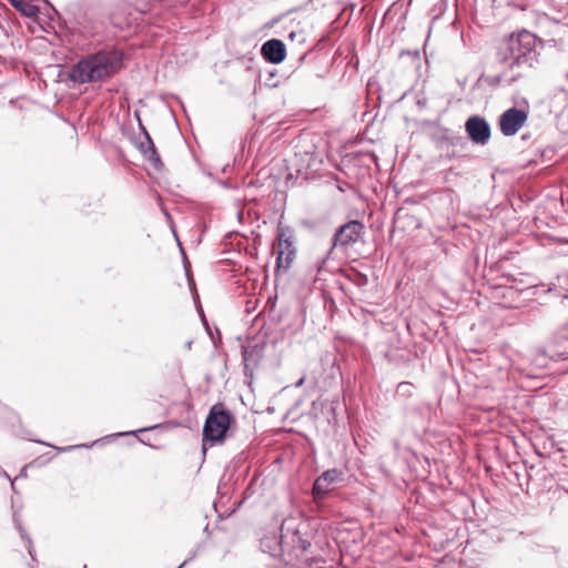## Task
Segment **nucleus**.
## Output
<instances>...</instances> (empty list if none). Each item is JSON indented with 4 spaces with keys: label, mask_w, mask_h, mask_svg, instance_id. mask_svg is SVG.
Returning a JSON list of instances; mask_svg holds the SVG:
<instances>
[{
    "label": "nucleus",
    "mask_w": 568,
    "mask_h": 568,
    "mask_svg": "<svg viewBox=\"0 0 568 568\" xmlns=\"http://www.w3.org/2000/svg\"><path fill=\"white\" fill-rule=\"evenodd\" d=\"M456 140H457L458 142H463V138H460V136L456 138Z\"/></svg>",
    "instance_id": "nucleus-30"
},
{
    "label": "nucleus",
    "mask_w": 568,
    "mask_h": 568,
    "mask_svg": "<svg viewBox=\"0 0 568 568\" xmlns=\"http://www.w3.org/2000/svg\"><path fill=\"white\" fill-rule=\"evenodd\" d=\"M495 82H496V83H497V82H499V77H496V78L494 79V82H493V83H495Z\"/></svg>",
    "instance_id": "nucleus-29"
},
{
    "label": "nucleus",
    "mask_w": 568,
    "mask_h": 568,
    "mask_svg": "<svg viewBox=\"0 0 568 568\" xmlns=\"http://www.w3.org/2000/svg\"><path fill=\"white\" fill-rule=\"evenodd\" d=\"M139 6H152L153 3L160 2L161 0H134Z\"/></svg>",
    "instance_id": "nucleus-23"
},
{
    "label": "nucleus",
    "mask_w": 568,
    "mask_h": 568,
    "mask_svg": "<svg viewBox=\"0 0 568 568\" xmlns=\"http://www.w3.org/2000/svg\"><path fill=\"white\" fill-rule=\"evenodd\" d=\"M410 57L413 60H419L420 58V52L418 49H415V50H403L400 51L399 53V57L403 58V57Z\"/></svg>",
    "instance_id": "nucleus-20"
},
{
    "label": "nucleus",
    "mask_w": 568,
    "mask_h": 568,
    "mask_svg": "<svg viewBox=\"0 0 568 568\" xmlns=\"http://www.w3.org/2000/svg\"><path fill=\"white\" fill-rule=\"evenodd\" d=\"M13 524L16 526V528L18 529L20 536L22 539H24L27 541V548H28V552L29 555L31 556L32 559H34V547H33V542L30 538V536L27 534L26 529L23 528L22 526V523H21V517H20V514L18 510H14L13 511Z\"/></svg>",
    "instance_id": "nucleus-15"
},
{
    "label": "nucleus",
    "mask_w": 568,
    "mask_h": 568,
    "mask_svg": "<svg viewBox=\"0 0 568 568\" xmlns=\"http://www.w3.org/2000/svg\"><path fill=\"white\" fill-rule=\"evenodd\" d=\"M364 234L365 225L358 220H351L337 227L332 237L329 250L325 256L322 257V264L326 262L335 248H348L349 246L357 243L364 236Z\"/></svg>",
    "instance_id": "nucleus-5"
},
{
    "label": "nucleus",
    "mask_w": 568,
    "mask_h": 568,
    "mask_svg": "<svg viewBox=\"0 0 568 568\" xmlns=\"http://www.w3.org/2000/svg\"><path fill=\"white\" fill-rule=\"evenodd\" d=\"M284 556L300 558L312 547V535L306 531L305 525L292 526L290 520H284L280 528Z\"/></svg>",
    "instance_id": "nucleus-4"
},
{
    "label": "nucleus",
    "mask_w": 568,
    "mask_h": 568,
    "mask_svg": "<svg viewBox=\"0 0 568 568\" xmlns=\"http://www.w3.org/2000/svg\"><path fill=\"white\" fill-rule=\"evenodd\" d=\"M540 49L537 36L524 29L511 33L499 43L496 59L499 64L515 72L510 79L515 81L538 63Z\"/></svg>",
    "instance_id": "nucleus-1"
},
{
    "label": "nucleus",
    "mask_w": 568,
    "mask_h": 568,
    "mask_svg": "<svg viewBox=\"0 0 568 568\" xmlns=\"http://www.w3.org/2000/svg\"><path fill=\"white\" fill-rule=\"evenodd\" d=\"M261 549L270 554L272 557H284L282 538L278 534L265 535L260 541Z\"/></svg>",
    "instance_id": "nucleus-12"
},
{
    "label": "nucleus",
    "mask_w": 568,
    "mask_h": 568,
    "mask_svg": "<svg viewBox=\"0 0 568 568\" xmlns=\"http://www.w3.org/2000/svg\"><path fill=\"white\" fill-rule=\"evenodd\" d=\"M192 344H193L192 339L186 341L184 344L185 349L190 351L192 348Z\"/></svg>",
    "instance_id": "nucleus-26"
},
{
    "label": "nucleus",
    "mask_w": 568,
    "mask_h": 568,
    "mask_svg": "<svg viewBox=\"0 0 568 568\" xmlns=\"http://www.w3.org/2000/svg\"><path fill=\"white\" fill-rule=\"evenodd\" d=\"M536 469V466L535 465H531L529 468L526 467V471H527V476H528V479L531 480L534 477H532V471Z\"/></svg>",
    "instance_id": "nucleus-24"
},
{
    "label": "nucleus",
    "mask_w": 568,
    "mask_h": 568,
    "mask_svg": "<svg viewBox=\"0 0 568 568\" xmlns=\"http://www.w3.org/2000/svg\"><path fill=\"white\" fill-rule=\"evenodd\" d=\"M295 257V250H282L277 252L276 257V273L280 271H287Z\"/></svg>",
    "instance_id": "nucleus-14"
},
{
    "label": "nucleus",
    "mask_w": 568,
    "mask_h": 568,
    "mask_svg": "<svg viewBox=\"0 0 568 568\" xmlns=\"http://www.w3.org/2000/svg\"><path fill=\"white\" fill-rule=\"evenodd\" d=\"M139 125H140V128L142 130V133H143V136H144V141H141L138 144V149L143 154L144 159L150 161L155 169H159L160 166L163 165V163H162V161L160 159V155H159V153L156 151L154 142L151 139V136H150L149 132L146 131V129L143 126V124H142L140 119H139Z\"/></svg>",
    "instance_id": "nucleus-11"
},
{
    "label": "nucleus",
    "mask_w": 568,
    "mask_h": 568,
    "mask_svg": "<svg viewBox=\"0 0 568 568\" xmlns=\"http://www.w3.org/2000/svg\"><path fill=\"white\" fill-rule=\"evenodd\" d=\"M305 382V377L303 376L302 378H300L296 383H295V387H301Z\"/></svg>",
    "instance_id": "nucleus-27"
},
{
    "label": "nucleus",
    "mask_w": 568,
    "mask_h": 568,
    "mask_svg": "<svg viewBox=\"0 0 568 568\" xmlns=\"http://www.w3.org/2000/svg\"><path fill=\"white\" fill-rule=\"evenodd\" d=\"M234 422V416L223 404L213 405L203 426V452L206 450L205 442L222 444Z\"/></svg>",
    "instance_id": "nucleus-3"
},
{
    "label": "nucleus",
    "mask_w": 568,
    "mask_h": 568,
    "mask_svg": "<svg viewBox=\"0 0 568 568\" xmlns=\"http://www.w3.org/2000/svg\"><path fill=\"white\" fill-rule=\"evenodd\" d=\"M165 215L171 221V215L169 213H165Z\"/></svg>",
    "instance_id": "nucleus-31"
},
{
    "label": "nucleus",
    "mask_w": 568,
    "mask_h": 568,
    "mask_svg": "<svg viewBox=\"0 0 568 568\" xmlns=\"http://www.w3.org/2000/svg\"><path fill=\"white\" fill-rule=\"evenodd\" d=\"M263 349L264 347L258 344L242 347V357L245 374H247V369L250 366H256L258 364L260 359L263 356Z\"/></svg>",
    "instance_id": "nucleus-13"
},
{
    "label": "nucleus",
    "mask_w": 568,
    "mask_h": 568,
    "mask_svg": "<svg viewBox=\"0 0 568 568\" xmlns=\"http://www.w3.org/2000/svg\"><path fill=\"white\" fill-rule=\"evenodd\" d=\"M415 385L410 382H400L396 386L395 396L399 398H410L415 393Z\"/></svg>",
    "instance_id": "nucleus-17"
},
{
    "label": "nucleus",
    "mask_w": 568,
    "mask_h": 568,
    "mask_svg": "<svg viewBox=\"0 0 568 568\" xmlns=\"http://www.w3.org/2000/svg\"><path fill=\"white\" fill-rule=\"evenodd\" d=\"M195 557V554H193L189 559H185L178 568H183L187 565L189 561H191Z\"/></svg>",
    "instance_id": "nucleus-25"
},
{
    "label": "nucleus",
    "mask_w": 568,
    "mask_h": 568,
    "mask_svg": "<svg viewBox=\"0 0 568 568\" xmlns=\"http://www.w3.org/2000/svg\"><path fill=\"white\" fill-rule=\"evenodd\" d=\"M77 448H89V445L88 444L73 445V446H68V447L58 448V449L60 452H70V450L77 449Z\"/></svg>",
    "instance_id": "nucleus-22"
},
{
    "label": "nucleus",
    "mask_w": 568,
    "mask_h": 568,
    "mask_svg": "<svg viewBox=\"0 0 568 568\" xmlns=\"http://www.w3.org/2000/svg\"><path fill=\"white\" fill-rule=\"evenodd\" d=\"M121 57L112 51H99L88 54L74 63L68 71V80L75 84L105 81L116 74Z\"/></svg>",
    "instance_id": "nucleus-2"
},
{
    "label": "nucleus",
    "mask_w": 568,
    "mask_h": 568,
    "mask_svg": "<svg viewBox=\"0 0 568 568\" xmlns=\"http://www.w3.org/2000/svg\"><path fill=\"white\" fill-rule=\"evenodd\" d=\"M552 358L555 361L568 359V337L567 336H558L556 337L548 351H542L537 356V362L539 366L546 365V358Z\"/></svg>",
    "instance_id": "nucleus-9"
},
{
    "label": "nucleus",
    "mask_w": 568,
    "mask_h": 568,
    "mask_svg": "<svg viewBox=\"0 0 568 568\" xmlns=\"http://www.w3.org/2000/svg\"><path fill=\"white\" fill-rule=\"evenodd\" d=\"M261 55L263 59L272 64H278L286 58V48L282 40L270 39L261 47Z\"/></svg>",
    "instance_id": "nucleus-10"
},
{
    "label": "nucleus",
    "mask_w": 568,
    "mask_h": 568,
    "mask_svg": "<svg viewBox=\"0 0 568 568\" xmlns=\"http://www.w3.org/2000/svg\"><path fill=\"white\" fill-rule=\"evenodd\" d=\"M342 479L343 473L337 468L327 469L322 473L313 484V499L316 503L321 501L329 491L333 490V485Z\"/></svg>",
    "instance_id": "nucleus-8"
},
{
    "label": "nucleus",
    "mask_w": 568,
    "mask_h": 568,
    "mask_svg": "<svg viewBox=\"0 0 568 568\" xmlns=\"http://www.w3.org/2000/svg\"><path fill=\"white\" fill-rule=\"evenodd\" d=\"M12 6L20 11L23 16L30 18L38 12V8L32 4H28L22 0H10Z\"/></svg>",
    "instance_id": "nucleus-18"
},
{
    "label": "nucleus",
    "mask_w": 568,
    "mask_h": 568,
    "mask_svg": "<svg viewBox=\"0 0 568 568\" xmlns=\"http://www.w3.org/2000/svg\"><path fill=\"white\" fill-rule=\"evenodd\" d=\"M156 427L158 426L143 427V428H140V429L134 430V432H124V433H120L118 435L119 436H125V435H130V434L143 433V432L152 430V429H154Z\"/></svg>",
    "instance_id": "nucleus-21"
},
{
    "label": "nucleus",
    "mask_w": 568,
    "mask_h": 568,
    "mask_svg": "<svg viewBox=\"0 0 568 568\" xmlns=\"http://www.w3.org/2000/svg\"><path fill=\"white\" fill-rule=\"evenodd\" d=\"M278 251L285 250H295L293 245V240L291 235H286L283 230L278 232Z\"/></svg>",
    "instance_id": "nucleus-19"
},
{
    "label": "nucleus",
    "mask_w": 568,
    "mask_h": 568,
    "mask_svg": "<svg viewBox=\"0 0 568 568\" xmlns=\"http://www.w3.org/2000/svg\"><path fill=\"white\" fill-rule=\"evenodd\" d=\"M387 361L395 365H404L409 361V354L399 348H394L385 353Z\"/></svg>",
    "instance_id": "nucleus-16"
},
{
    "label": "nucleus",
    "mask_w": 568,
    "mask_h": 568,
    "mask_svg": "<svg viewBox=\"0 0 568 568\" xmlns=\"http://www.w3.org/2000/svg\"><path fill=\"white\" fill-rule=\"evenodd\" d=\"M528 114L525 110L516 106L507 109L499 118L500 131L505 136L515 135L527 121Z\"/></svg>",
    "instance_id": "nucleus-7"
},
{
    "label": "nucleus",
    "mask_w": 568,
    "mask_h": 568,
    "mask_svg": "<svg viewBox=\"0 0 568 568\" xmlns=\"http://www.w3.org/2000/svg\"><path fill=\"white\" fill-rule=\"evenodd\" d=\"M465 132L474 144L485 146L490 140L491 126L484 116L475 114L466 120Z\"/></svg>",
    "instance_id": "nucleus-6"
},
{
    "label": "nucleus",
    "mask_w": 568,
    "mask_h": 568,
    "mask_svg": "<svg viewBox=\"0 0 568 568\" xmlns=\"http://www.w3.org/2000/svg\"><path fill=\"white\" fill-rule=\"evenodd\" d=\"M564 78L568 82V70L564 73Z\"/></svg>",
    "instance_id": "nucleus-28"
}]
</instances>
